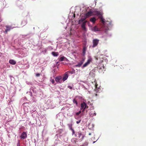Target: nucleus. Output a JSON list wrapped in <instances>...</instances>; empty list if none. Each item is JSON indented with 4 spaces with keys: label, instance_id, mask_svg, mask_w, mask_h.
I'll return each instance as SVG.
<instances>
[{
    "label": "nucleus",
    "instance_id": "29",
    "mask_svg": "<svg viewBox=\"0 0 146 146\" xmlns=\"http://www.w3.org/2000/svg\"><path fill=\"white\" fill-rule=\"evenodd\" d=\"M76 98H75L73 100V102L74 104H75L76 106H78V102L77 101H78L77 99H76Z\"/></svg>",
    "mask_w": 146,
    "mask_h": 146
},
{
    "label": "nucleus",
    "instance_id": "46",
    "mask_svg": "<svg viewBox=\"0 0 146 146\" xmlns=\"http://www.w3.org/2000/svg\"><path fill=\"white\" fill-rule=\"evenodd\" d=\"M40 75V74L39 73H37L36 74V77H39Z\"/></svg>",
    "mask_w": 146,
    "mask_h": 146
},
{
    "label": "nucleus",
    "instance_id": "30",
    "mask_svg": "<svg viewBox=\"0 0 146 146\" xmlns=\"http://www.w3.org/2000/svg\"><path fill=\"white\" fill-rule=\"evenodd\" d=\"M92 30L93 31H94L95 32L99 31V30L98 28H97L96 26L94 27L93 28V29Z\"/></svg>",
    "mask_w": 146,
    "mask_h": 146
},
{
    "label": "nucleus",
    "instance_id": "25",
    "mask_svg": "<svg viewBox=\"0 0 146 146\" xmlns=\"http://www.w3.org/2000/svg\"><path fill=\"white\" fill-rule=\"evenodd\" d=\"M67 60V59L64 56L61 57L59 58V60L61 61H62L64 60L66 61Z\"/></svg>",
    "mask_w": 146,
    "mask_h": 146
},
{
    "label": "nucleus",
    "instance_id": "57",
    "mask_svg": "<svg viewBox=\"0 0 146 146\" xmlns=\"http://www.w3.org/2000/svg\"><path fill=\"white\" fill-rule=\"evenodd\" d=\"M96 1H97L95 0V2L96 3Z\"/></svg>",
    "mask_w": 146,
    "mask_h": 146
},
{
    "label": "nucleus",
    "instance_id": "6",
    "mask_svg": "<svg viewBox=\"0 0 146 146\" xmlns=\"http://www.w3.org/2000/svg\"><path fill=\"white\" fill-rule=\"evenodd\" d=\"M27 93H29V95L31 97V101L33 102H35L36 101V96L35 95L34 96L32 95V92L31 91H29L27 92Z\"/></svg>",
    "mask_w": 146,
    "mask_h": 146
},
{
    "label": "nucleus",
    "instance_id": "47",
    "mask_svg": "<svg viewBox=\"0 0 146 146\" xmlns=\"http://www.w3.org/2000/svg\"><path fill=\"white\" fill-rule=\"evenodd\" d=\"M81 121V119H80L79 120H78V121H76V123H77V124H78Z\"/></svg>",
    "mask_w": 146,
    "mask_h": 146
},
{
    "label": "nucleus",
    "instance_id": "40",
    "mask_svg": "<svg viewBox=\"0 0 146 146\" xmlns=\"http://www.w3.org/2000/svg\"><path fill=\"white\" fill-rule=\"evenodd\" d=\"M98 11H92V14L96 15L97 14V13Z\"/></svg>",
    "mask_w": 146,
    "mask_h": 146
},
{
    "label": "nucleus",
    "instance_id": "42",
    "mask_svg": "<svg viewBox=\"0 0 146 146\" xmlns=\"http://www.w3.org/2000/svg\"><path fill=\"white\" fill-rule=\"evenodd\" d=\"M67 72H69V73L71 74H73L75 73V70L74 69L72 71H68Z\"/></svg>",
    "mask_w": 146,
    "mask_h": 146
},
{
    "label": "nucleus",
    "instance_id": "38",
    "mask_svg": "<svg viewBox=\"0 0 146 146\" xmlns=\"http://www.w3.org/2000/svg\"><path fill=\"white\" fill-rule=\"evenodd\" d=\"M60 142V141L59 140H56L54 142V145H56L58 143H59Z\"/></svg>",
    "mask_w": 146,
    "mask_h": 146
},
{
    "label": "nucleus",
    "instance_id": "60",
    "mask_svg": "<svg viewBox=\"0 0 146 146\" xmlns=\"http://www.w3.org/2000/svg\"><path fill=\"white\" fill-rule=\"evenodd\" d=\"M62 137H61V138H62Z\"/></svg>",
    "mask_w": 146,
    "mask_h": 146
},
{
    "label": "nucleus",
    "instance_id": "39",
    "mask_svg": "<svg viewBox=\"0 0 146 146\" xmlns=\"http://www.w3.org/2000/svg\"><path fill=\"white\" fill-rule=\"evenodd\" d=\"M44 116L43 115H42L40 114H38V115L37 117H40L41 118H42L44 117Z\"/></svg>",
    "mask_w": 146,
    "mask_h": 146
},
{
    "label": "nucleus",
    "instance_id": "16",
    "mask_svg": "<svg viewBox=\"0 0 146 146\" xmlns=\"http://www.w3.org/2000/svg\"><path fill=\"white\" fill-rule=\"evenodd\" d=\"M68 127L70 130H71L72 132V135H73L75 133V131L74 129L72 128V125L71 123H69L68 124Z\"/></svg>",
    "mask_w": 146,
    "mask_h": 146
},
{
    "label": "nucleus",
    "instance_id": "11",
    "mask_svg": "<svg viewBox=\"0 0 146 146\" xmlns=\"http://www.w3.org/2000/svg\"><path fill=\"white\" fill-rule=\"evenodd\" d=\"M27 133L25 132H23L21 133L20 136V138L21 139H24L27 138Z\"/></svg>",
    "mask_w": 146,
    "mask_h": 146
},
{
    "label": "nucleus",
    "instance_id": "19",
    "mask_svg": "<svg viewBox=\"0 0 146 146\" xmlns=\"http://www.w3.org/2000/svg\"><path fill=\"white\" fill-rule=\"evenodd\" d=\"M68 75L66 73L64 75L63 78H62V81L63 82H64L66 80L68 77Z\"/></svg>",
    "mask_w": 146,
    "mask_h": 146
},
{
    "label": "nucleus",
    "instance_id": "43",
    "mask_svg": "<svg viewBox=\"0 0 146 146\" xmlns=\"http://www.w3.org/2000/svg\"><path fill=\"white\" fill-rule=\"evenodd\" d=\"M32 35V34H28L27 35H23L24 36H28V37H29Z\"/></svg>",
    "mask_w": 146,
    "mask_h": 146
},
{
    "label": "nucleus",
    "instance_id": "21",
    "mask_svg": "<svg viewBox=\"0 0 146 146\" xmlns=\"http://www.w3.org/2000/svg\"><path fill=\"white\" fill-rule=\"evenodd\" d=\"M103 14V12L102 11H98V12L97 13V14L96 15L98 16V18H99V17H100L101 16H102Z\"/></svg>",
    "mask_w": 146,
    "mask_h": 146
},
{
    "label": "nucleus",
    "instance_id": "15",
    "mask_svg": "<svg viewBox=\"0 0 146 146\" xmlns=\"http://www.w3.org/2000/svg\"><path fill=\"white\" fill-rule=\"evenodd\" d=\"M30 91L31 92L32 90L34 93L36 94L38 92V90L36 88L34 87H31L30 89Z\"/></svg>",
    "mask_w": 146,
    "mask_h": 146
},
{
    "label": "nucleus",
    "instance_id": "26",
    "mask_svg": "<svg viewBox=\"0 0 146 146\" xmlns=\"http://www.w3.org/2000/svg\"><path fill=\"white\" fill-rule=\"evenodd\" d=\"M89 115L91 117H93L94 116H96V113L95 112V111H91L89 113Z\"/></svg>",
    "mask_w": 146,
    "mask_h": 146
},
{
    "label": "nucleus",
    "instance_id": "22",
    "mask_svg": "<svg viewBox=\"0 0 146 146\" xmlns=\"http://www.w3.org/2000/svg\"><path fill=\"white\" fill-rule=\"evenodd\" d=\"M86 48L85 46H84L82 50V55L83 56H84L86 54Z\"/></svg>",
    "mask_w": 146,
    "mask_h": 146
},
{
    "label": "nucleus",
    "instance_id": "33",
    "mask_svg": "<svg viewBox=\"0 0 146 146\" xmlns=\"http://www.w3.org/2000/svg\"><path fill=\"white\" fill-rule=\"evenodd\" d=\"M74 117L75 119H77L78 120H79L80 119H81V116H74Z\"/></svg>",
    "mask_w": 146,
    "mask_h": 146
},
{
    "label": "nucleus",
    "instance_id": "17",
    "mask_svg": "<svg viewBox=\"0 0 146 146\" xmlns=\"http://www.w3.org/2000/svg\"><path fill=\"white\" fill-rule=\"evenodd\" d=\"M92 14V11L91 10H90V11L86 13L85 14V15L86 17H89L91 16Z\"/></svg>",
    "mask_w": 146,
    "mask_h": 146
},
{
    "label": "nucleus",
    "instance_id": "7",
    "mask_svg": "<svg viewBox=\"0 0 146 146\" xmlns=\"http://www.w3.org/2000/svg\"><path fill=\"white\" fill-rule=\"evenodd\" d=\"M5 27L6 28L4 32V33L5 34H7L8 32L9 31L13 29L15 27H12L9 25H7L5 26Z\"/></svg>",
    "mask_w": 146,
    "mask_h": 146
},
{
    "label": "nucleus",
    "instance_id": "14",
    "mask_svg": "<svg viewBox=\"0 0 146 146\" xmlns=\"http://www.w3.org/2000/svg\"><path fill=\"white\" fill-rule=\"evenodd\" d=\"M81 109L83 110L82 111H83L86 108L87 106L86 103L84 102H82L81 104Z\"/></svg>",
    "mask_w": 146,
    "mask_h": 146
},
{
    "label": "nucleus",
    "instance_id": "32",
    "mask_svg": "<svg viewBox=\"0 0 146 146\" xmlns=\"http://www.w3.org/2000/svg\"><path fill=\"white\" fill-rule=\"evenodd\" d=\"M94 71L92 70L89 73L90 75L92 76V77H94L95 76V74L94 73Z\"/></svg>",
    "mask_w": 146,
    "mask_h": 146
},
{
    "label": "nucleus",
    "instance_id": "27",
    "mask_svg": "<svg viewBox=\"0 0 146 146\" xmlns=\"http://www.w3.org/2000/svg\"><path fill=\"white\" fill-rule=\"evenodd\" d=\"M9 63L12 65H15L16 64V62L13 60H10L9 61Z\"/></svg>",
    "mask_w": 146,
    "mask_h": 146
},
{
    "label": "nucleus",
    "instance_id": "4",
    "mask_svg": "<svg viewBox=\"0 0 146 146\" xmlns=\"http://www.w3.org/2000/svg\"><path fill=\"white\" fill-rule=\"evenodd\" d=\"M29 105V104L27 103L23 104V108L25 112L27 113L29 112L30 109Z\"/></svg>",
    "mask_w": 146,
    "mask_h": 146
},
{
    "label": "nucleus",
    "instance_id": "58",
    "mask_svg": "<svg viewBox=\"0 0 146 146\" xmlns=\"http://www.w3.org/2000/svg\"><path fill=\"white\" fill-rule=\"evenodd\" d=\"M89 135H91V133H89Z\"/></svg>",
    "mask_w": 146,
    "mask_h": 146
},
{
    "label": "nucleus",
    "instance_id": "23",
    "mask_svg": "<svg viewBox=\"0 0 146 146\" xmlns=\"http://www.w3.org/2000/svg\"><path fill=\"white\" fill-rule=\"evenodd\" d=\"M18 1L17 2V5L20 8H21L22 7V3L21 2V1L18 0Z\"/></svg>",
    "mask_w": 146,
    "mask_h": 146
},
{
    "label": "nucleus",
    "instance_id": "2",
    "mask_svg": "<svg viewBox=\"0 0 146 146\" xmlns=\"http://www.w3.org/2000/svg\"><path fill=\"white\" fill-rule=\"evenodd\" d=\"M37 108V105H34L30 108V112L32 116L35 119H36L38 115V113L36 111Z\"/></svg>",
    "mask_w": 146,
    "mask_h": 146
},
{
    "label": "nucleus",
    "instance_id": "59",
    "mask_svg": "<svg viewBox=\"0 0 146 146\" xmlns=\"http://www.w3.org/2000/svg\"><path fill=\"white\" fill-rule=\"evenodd\" d=\"M64 146H68V145H64Z\"/></svg>",
    "mask_w": 146,
    "mask_h": 146
},
{
    "label": "nucleus",
    "instance_id": "12",
    "mask_svg": "<svg viewBox=\"0 0 146 146\" xmlns=\"http://www.w3.org/2000/svg\"><path fill=\"white\" fill-rule=\"evenodd\" d=\"M88 22V21H84L82 23L81 27L82 28L83 30L85 31H86L87 29L86 27V23Z\"/></svg>",
    "mask_w": 146,
    "mask_h": 146
},
{
    "label": "nucleus",
    "instance_id": "44",
    "mask_svg": "<svg viewBox=\"0 0 146 146\" xmlns=\"http://www.w3.org/2000/svg\"><path fill=\"white\" fill-rule=\"evenodd\" d=\"M26 83L28 85H32V84H33V83L32 82H29L28 81H26Z\"/></svg>",
    "mask_w": 146,
    "mask_h": 146
},
{
    "label": "nucleus",
    "instance_id": "61",
    "mask_svg": "<svg viewBox=\"0 0 146 146\" xmlns=\"http://www.w3.org/2000/svg\"><path fill=\"white\" fill-rule=\"evenodd\" d=\"M58 63V62H56V64H57Z\"/></svg>",
    "mask_w": 146,
    "mask_h": 146
},
{
    "label": "nucleus",
    "instance_id": "34",
    "mask_svg": "<svg viewBox=\"0 0 146 146\" xmlns=\"http://www.w3.org/2000/svg\"><path fill=\"white\" fill-rule=\"evenodd\" d=\"M92 60V58L91 57L88 58V60L87 62L89 64L91 62Z\"/></svg>",
    "mask_w": 146,
    "mask_h": 146
},
{
    "label": "nucleus",
    "instance_id": "8",
    "mask_svg": "<svg viewBox=\"0 0 146 146\" xmlns=\"http://www.w3.org/2000/svg\"><path fill=\"white\" fill-rule=\"evenodd\" d=\"M99 41V40L98 39H94L93 40V45L92 47L94 48L96 46L98 43Z\"/></svg>",
    "mask_w": 146,
    "mask_h": 146
},
{
    "label": "nucleus",
    "instance_id": "49",
    "mask_svg": "<svg viewBox=\"0 0 146 146\" xmlns=\"http://www.w3.org/2000/svg\"><path fill=\"white\" fill-rule=\"evenodd\" d=\"M88 144V142H86L83 145H85V146H87Z\"/></svg>",
    "mask_w": 146,
    "mask_h": 146
},
{
    "label": "nucleus",
    "instance_id": "54",
    "mask_svg": "<svg viewBox=\"0 0 146 146\" xmlns=\"http://www.w3.org/2000/svg\"><path fill=\"white\" fill-rule=\"evenodd\" d=\"M98 139H99V138H98V139L96 140V141H93V143H95V142H96V141L98 140Z\"/></svg>",
    "mask_w": 146,
    "mask_h": 146
},
{
    "label": "nucleus",
    "instance_id": "3",
    "mask_svg": "<svg viewBox=\"0 0 146 146\" xmlns=\"http://www.w3.org/2000/svg\"><path fill=\"white\" fill-rule=\"evenodd\" d=\"M58 133L56 135L58 136L61 137L65 136L66 134V132L63 129H60L58 131Z\"/></svg>",
    "mask_w": 146,
    "mask_h": 146
},
{
    "label": "nucleus",
    "instance_id": "31",
    "mask_svg": "<svg viewBox=\"0 0 146 146\" xmlns=\"http://www.w3.org/2000/svg\"><path fill=\"white\" fill-rule=\"evenodd\" d=\"M27 23V21L26 20H23L21 22V24L23 26L25 25Z\"/></svg>",
    "mask_w": 146,
    "mask_h": 146
},
{
    "label": "nucleus",
    "instance_id": "62",
    "mask_svg": "<svg viewBox=\"0 0 146 146\" xmlns=\"http://www.w3.org/2000/svg\"><path fill=\"white\" fill-rule=\"evenodd\" d=\"M96 96H97V94H96Z\"/></svg>",
    "mask_w": 146,
    "mask_h": 146
},
{
    "label": "nucleus",
    "instance_id": "9",
    "mask_svg": "<svg viewBox=\"0 0 146 146\" xmlns=\"http://www.w3.org/2000/svg\"><path fill=\"white\" fill-rule=\"evenodd\" d=\"M85 59V58H82V60H80L79 62H78L77 64L75 65L76 66L78 67H80L84 62Z\"/></svg>",
    "mask_w": 146,
    "mask_h": 146
},
{
    "label": "nucleus",
    "instance_id": "55",
    "mask_svg": "<svg viewBox=\"0 0 146 146\" xmlns=\"http://www.w3.org/2000/svg\"><path fill=\"white\" fill-rule=\"evenodd\" d=\"M2 21V20L1 19V17H0V22H1Z\"/></svg>",
    "mask_w": 146,
    "mask_h": 146
},
{
    "label": "nucleus",
    "instance_id": "56",
    "mask_svg": "<svg viewBox=\"0 0 146 146\" xmlns=\"http://www.w3.org/2000/svg\"><path fill=\"white\" fill-rule=\"evenodd\" d=\"M80 146H85V145H80Z\"/></svg>",
    "mask_w": 146,
    "mask_h": 146
},
{
    "label": "nucleus",
    "instance_id": "20",
    "mask_svg": "<svg viewBox=\"0 0 146 146\" xmlns=\"http://www.w3.org/2000/svg\"><path fill=\"white\" fill-rule=\"evenodd\" d=\"M75 98H76V99H77L78 101H77L78 103H79L82 100V97L80 96H76Z\"/></svg>",
    "mask_w": 146,
    "mask_h": 146
},
{
    "label": "nucleus",
    "instance_id": "18",
    "mask_svg": "<svg viewBox=\"0 0 146 146\" xmlns=\"http://www.w3.org/2000/svg\"><path fill=\"white\" fill-rule=\"evenodd\" d=\"M86 19V18L85 17H82L78 21V23L80 24L82 23H83L84 21Z\"/></svg>",
    "mask_w": 146,
    "mask_h": 146
},
{
    "label": "nucleus",
    "instance_id": "1",
    "mask_svg": "<svg viewBox=\"0 0 146 146\" xmlns=\"http://www.w3.org/2000/svg\"><path fill=\"white\" fill-rule=\"evenodd\" d=\"M99 18L100 19L103 25L106 27L105 29V32L106 33L109 30L108 27H111L113 26L112 21H106V23L105 19L103 18L102 16L99 17Z\"/></svg>",
    "mask_w": 146,
    "mask_h": 146
},
{
    "label": "nucleus",
    "instance_id": "28",
    "mask_svg": "<svg viewBox=\"0 0 146 146\" xmlns=\"http://www.w3.org/2000/svg\"><path fill=\"white\" fill-rule=\"evenodd\" d=\"M52 54L54 57H56L58 56V52H52Z\"/></svg>",
    "mask_w": 146,
    "mask_h": 146
},
{
    "label": "nucleus",
    "instance_id": "13",
    "mask_svg": "<svg viewBox=\"0 0 146 146\" xmlns=\"http://www.w3.org/2000/svg\"><path fill=\"white\" fill-rule=\"evenodd\" d=\"M62 77L58 76H56L55 78V80L57 82L60 83L62 82Z\"/></svg>",
    "mask_w": 146,
    "mask_h": 146
},
{
    "label": "nucleus",
    "instance_id": "5",
    "mask_svg": "<svg viewBox=\"0 0 146 146\" xmlns=\"http://www.w3.org/2000/svg\"><path fill=\"white\" fill-rule=\"evenodd\" d=\"M75 135V136L77 138H80V140L82 141L84 138V135L82 134V132L80 131L78 132H76L74 134Z\"/></svg>",
    "mask_w": 146,
    "mask_h": 146
},
{
    "label": "nucleus",
    "instance_id": "51",
    "mask_svg": "<svg viewBox=\"0 0 146 146\" xmlns=\"http://www.w3.org/2000/svg\"><path fill=\"white\" fill-rule=\"evenodd\" d=\"M60 116V114H57L56 115V117L57 118H59L58 117Z\"/></svg>",
    "mask_w": 146,
    "mask_h": 146
},
{
    "label": "nucleus",
    "instance_id": "52",
    "mask_svg": "<svg viewBox=\"0 0 146 146\" xmlns=\"http://www.w3.org/2000/svg\"><path fill=\"white\" fill-rule=\"evenodd\" d=\"M68 88H70V89H72V87L70 86H68Z\"/></svg>",
    "mask_w": 146,
    "mask_h": 146
},
{
    "label": "nucleus",
    "instance_id": "41",
    "mask_svg": "<svg viewBox=\"0 0 146 146\" xmlns=\"http://www.w3.org/2000/svg\"><path fill=\"white\" fill-rule=\"evenodd\" d=\"M81 113V111H79L78 112L76 113L74 115V116H79V115Z\"/></svg>",
    "mask_w": 146,
    "mask_h": 146
},
{
    "label": "nucleus",
    "instance_id": "24",
    "mask_svg": "<svg viewBox=\"0 0 146 146\" xmlns=\"http://www.w3.org/2000/svg\"><path fill=\"white\" fill-rule=\"evenodd\" d=\"M96 20V19L95 17H92L90 19V21L92 22L93 24L95 23Z\"/></svg>",
    "mask_w": 146,
    "mask_h": 146
},
{
    "label": "nucleus",
    "instance_id": "35",
    "mask_svg": "<svg viewBox=\"0 0 146 146\" xmlns=\"http://www.w3.org/2000/svg\"><path fill=\"white\" fill-rule=\"evenodd\" d=\"M89 64L87 62H86L82 66V68H84L87 66Z\"/></svg>",
    "mask_w": 146,
    "mask_h": 146
},
{
    "label": "nucleus",
    "instance_id": "37",
    "mask_svg": "<svg viewBox=\"0 0 146 146\" xmlns=\"http://www.w3.org/2000/svg\"><path fill=\"white\" fill-rule=\"evenodd\" d=\"M71 141L73 143V144H75L76 142V138H74L72 139L71 140Z\"/></svg>",
    "mask_w": 146,
    "mask_h": 146
},
{
    "label": "nucleus",
    "instance_id": "36",
    "mask_svg": "<svg viewBox=\"0 0 146 146\" xmlns=\"http://www.w3.org/2000/svg\"><path fill=\"white\" fill-rule=\"evenodd\" d=\"M72 16L71 15L69 16V18L72 19L75 17V15L73 13H72Z\"/></svg>",
    "mask_w": 146,
    "mask_h": 146
},
{
    "label": "nucleus",
    "instance_id": "53",
    "mask_svg": "<svg viewBox=\"0 0 146 146\" xmlns=\"http://www.w3.org/2000/svg\"><path fill=\"white\" fill-rule=\"evenodd\" d=\"M82 87H83V88H85V89H86V88L85 87V86L84 85H82Z\"/></svg>",
    "mask_w": 146,
    "mask_h": 146
},
{
    "label": "nucleus",
    "instance_id": "48",
    "mask_svg": "<svg viewBox=\"0 0 146 146\" xmlns=\"http://www.w3.org/2000/svg\"><path fill=\"white\" fill-rule=\"evenodd\" d=\"M47 51V49L46 48H45L44 50L43 51V52H44V53H46V52Z\"/></svg>",
    "mask_w": 146,
    "mask_h": 146
},
{
    "label": "nucleus",
    "instance_id": "45",
    "mask_svg": "<svg viewBox=\"0 0 146 146\" xmlns=\"http://www.w3.org/2000/svg\"><path fill=\"white\" fill-rule=\"evenodd\" d=\"M17 146H20V143L19 140H18Z\"/></svg>",
    "mask_w": 146,
    "mask_h": 146
},
{
    "label": "nucleus",
    "instance_id": "10",
    "mask_svg": "<svg viewBox=\"0 0 146 146\" xmlns=\"http://www.w3.org/2000/svg\"><path fill=\"white\" fill-rule=\"evenodd\" d=\"M19 50L18 51V53L21 55V56H20L21 57H25L27 56V54L26 53H24L22 51V50L23 49H19Z\"/></svg>",
    "mask_w": 146,
    "mask_h": 146
},
{
    "label": "nucleus",
    "instance_id": "50",
    "mask_svg": "<svg viewBox=\"0 0 146 146\" xmlns=\"http://www.w3.org/2000/svg\"><path fill=\"white\" fill-rule=\"evenodd\" d=\"M51 82L52 84H53L54 83V80L53 79L51 80Z\"/></svg>",
    "mask_w": 146,
    "mask_h": 146
}]
</instances>
